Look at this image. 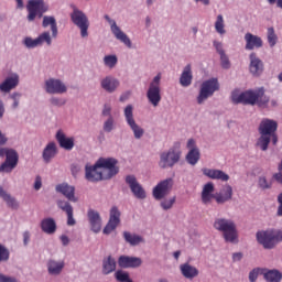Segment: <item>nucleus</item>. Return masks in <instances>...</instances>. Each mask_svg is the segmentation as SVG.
<instances>
[{"mask_svg": "<svg viewBox=\"0 0 282 282\" xmlns=\"http://www.w3.org/2000/svg\"><path fill=\"white\" fill-rule=\"evenodd\" d=\"M278 130L279 122H276V120L263 118L258 126L259 138L256 141V147L260 149V151H268L270 143L276 147V144H279Z\"/></svg>", "mask_w": 282, "mask_h": 282, "instance_id": "obj_1", "label": "nucleus"}, {"mask_svg": "<svg viewBox=\"0 0 282 282\" xmlns=\"http://www.w3.org/2000/svg\"><path fill=\"white\" fill-rule=\"evenodd\" d=\"M231 100L236 105H257L260 109H268L270 105V97L265 95V88L259 87L254 89H248L242 93L235 90L231 94Z\"/></svg>", "mask_w": 282, "mask_h": 282, "instance_id": "obj_2", "label": "nucleus"}, {"mask_svg": "<svg viewBox=\"0 0 282 282\" xmlns=\"http://www.w3.org/2000/svg\"><path fill=\"white\" fill-rule=\"evenodd\" d=\"M213 226L215 230L223 232L226 243H239V231L237 230V224H235V220L218 217L215 218Z\"/></svg>", "mask_w": 282, "mask_h": 282, "instance_id": "obj_3", "label": "nucleus"}, {"mask_svg": "<svg viewBox=\"0 0 282 282\" xmlns=\"http://www.w3.org/2000/svg\"><path fill=\"white\" fill-rule=\"evenodd\" d=\"M256 239L264 250H274L282 242V230L274 228L259 230L256 234Z\"/></svg>", "mask_w": 282, "mask_h": 282, "instance_id": "obj_4", "label": "nucleus"}, {"mask_svg": "<svg viewBox=\"0 0 282 282\" xmlns=\"http://www.w3.org/2000/svg\"><path fill=\"white\" fill-rule=\"evenodd\" d=\"M181 143L176 142L173 148L160 153L159 166L160 169H173L175 164L182 160Z\"/></svg>", "mask_w": 282, "mask_h": 282, "instance_id": "obj_5", "label": "nucleus"}, {"mask_svg": "<svg viewBox=\"0 0 282 282\" xmlns=\"http://www.w3.org/2000/svg\"><path fill=\"white\" fill-rule=\"evenodd\" d=\"M219 79L217 77H212L207 80H204L200 84L198 96L196 97L198 105H204L207 98H213L216 91H219Z\"/></svg>", "mask_w": 282, "mask_h": 282, "instance_id": "obj_6", "label": "nucleus"}, {"mask_svg": "<svg viewBox=\"0 0 282 282\" xmlns=\"http://www.w3.org/2000/svg\"><path fill=\"white\" fill-rule=\"evenodd\" d=\"M162 73H159L153 77L150 82L148 90H147V98L152 107H158L160 102H162Z\"/></svg>", "mask_w": 282, "mask_h": 282, "instance_id": "obj_7", "label": "nucleus"}, {"mask_svg": "<svg viewBox=\"0 0 282 282\" xmlns=\"http://www.w3.org/2000/svg\"><path fill=\"white\" fill-rule=\"evenodd\" d=\"M70 21L73 25L78 28L82 39L89 36V18L83 10L74 7L70 13Z\"/></svg>", "mask_w": 282, "mask_h": 282, "instance_id": "obj_8", "label": "nucleus"}, {"mask_svg": "<svg viewBox=\"0 0 282 282\" xmlns=\"http://www.w3.org/2000/svg\"><path fill=\"white\" fill-rule=\"evenodd\" d=\"M48 10L50 6L45 3V0H29L26 3V19L30 23H32L36 17H43V14H45V12Z\"/></svg>", "mask_w": 282, "mask_h": 282, "instance_id": "obj_9", "label": "nucleus"}, {"mask_svg": "<svg viewBox=\"0 0 282 282\" xmlns=\"http://www.w3.org/2000/svg\"><path fill=\"white\" fill-rule=\"evenodd\" d=\"M22 44L26 50H36V47H43V45H52V33L50 31H44L39 36L33 39L32 36H25L22 40Z\"/></svg>", "mask_w": 282, "mask_h": 282, "instance_id": "obj_10", "label": "nucleus"}, {"mask_svg": "<svg viewBox=\"0 0 282 282\" xmlns=\"http://www.w3.org/2000/svg\"><path fill=\"white\" fill-rule=\"evenodd\" d=\"M123 117L126 120V124L129 126L132 131L135 140H141L144 135V129L135 122V116H133V105H127L123 109Z\"/></svg>", "mask_w": 282, "mask_h": 282, "instance_id": "obj_11", "label": "nucleus"}, {"mask_svg": "<svg viewBox=\"0 0 282 282\" xmlns=\"http://www.w3.org/2000/svg\"><path fill=\"white\" fill-rule=\"evenodd\" d=\"M97 166L102 169L101 173H104L105 180H111V177H115V175L120 173V167H118V160L113 158H100L97 161Z\"/></svg>", "mask_w": 282, "mask_h": 282, "instance_id": "obj_12", "label": "nucleus"}, {"mask_svg": "<svg viewBox=\"0 0 282 282\" xmlns=\"http://www.w3.org/2000/svg\"><path fill=\"white\" fill-rule=\"evenodd\" d=\"M43 89L45 94L54 95H63L67 94V84L63 82L61 78L48 77L44 80Z\"/></svg>", "mask_w": 282, "mask_h": 282, "instance_id": "obj_13", "label": "nucleus"}, {"mask_svg": "<svg viewBox=\"0 0 282 282\" xmlns=\"http://www.w3.org/2000/svg\"><path fill=\"white\" fill-rule=\"evenodd\" d=\"M104 19L110 25V31L113 34L115 39H117V41H120V43H123L126 47H129V50H131V47H133L131 39H129V35H127V33H124V31H122V29L118 26L116 20L111 19L109 14H105Z\"/></svg>", "mask_w": 282, "mask_h": 282, "instance_id": "obj_14", "label": "nucleus"}, {"mask_svg": "<svg viewBox=\"0 0 282 282\" xmlns=\"http://www.w3.org/2000/svg\"><path fill=\"white\" fill-rule=\"evenodd\" d=\"M186 149L188 150L185 155V161L189 166H196V164L202 160V152L197 147V141L195 139H188L186 143Z\"/></svg>", "mask_w": 282, "mask_h": 282, "instance_id": "obj_15", "label": "nucleus"}, {"mask_svg": "<svg viewBox=\"0 0 282 282\" xmlns=\"http://www.w3.org/2000/svg\"><path fill=\"white\" fill-rule=\"evenodd\" d=\"M173 184L175 183L171 177L165 178L160 183H158V185L152 191V195L154 199L156 200L164 199V197H166V195H169V193L173 191Z\"/></svg>", "mask_w": 282, "mask_h": 282, "instance_id": "obj_16", "label": "nucleus"}, {"mask_svg": "<svg viewBox=\"0 0 282 282\" xmlns=\"http://www.w3.org/2000/svg\"><path fill=\"white\" fill-rule=\"evenodd\" d=\"M120 209L117 206L110 208L109 220L104 228V235H111L120 226Z\"/></svg>", "mask_w": 282, "mask_h": 282, "instance_id": "obj_17", "label": "nucleus"}, {"mask_svg": "<svg viewBox=\"0 0 282 282\" xmlns=\"http://www.w3.org/2000/svg\"><path fill=\"white\" fill-rule=\"evenodd\" d=\"M21 77L17 73H10L0 84V94H10L12 89L19 87Z\"/></svg>", "mask_w": 282, "mask_h": 282, "instance_id": "obj_18", "label": "nucleus"}, {"mask_svg": "<svg viewBox=\"0 0 282 282\" xmlns=\"http://www.w3.org/2000/svg\"><path fill=\"white\" fill-rule=\"evenodd\" d=\"M85 177L88 182H100L101 180H107L105 178L102 171H100V165H98V162H96L94 165L89 163L85 165Z\"/></svg>", "mask_w": 282, "mask_h": 282, "instance_id": "obj_19", "label": "nucleus"}, {"mask_svg": "<svg viewBox=\"0 0 282 282\" xmlns=\"http://www.w3.org/2000/svg\"><path fill=\"white\" fill-rule=\"evenodd\" d=\"M126 184H128L132 195H134L137 199H147V191H144V187L139 184L138 178L133 175L126 176Z\"/></svg>", "mask_w": 282, "mask_h": 282, "instance_id": "obj_20", "label": "nucleus"}, {"mask_svg": "<svg viewBox=\"0 0 282 282\" xmlns=\"http://www.w3.org/2000/svg\"><path fill=\"white\" fill-rule=\"evenodd\" d=\"M87 217L90 230L98 235V232L102 230V217L100 216V213L96 209H88Z\"/></svg>", "mask_w": 282, "mask_h": 282, "instance_id": "obj_21", "label": "nucleus"}, {"mask_svg": "<svg viewBox=\"0 0 282 282\" xmlns=\"http://www.w3.org/2000/svg\"><path fill=\"white\" fill-rule=\"evenodd\" d=\"M249 72L251 75L259 77L261 76V74H263V61H261V58H259V56L257 55V53L252 52L251 54H249Z\"/></svg>", "mask_w": 282, "mask_h": 282, "instance_id": "obj_22", "label": "nucleus"}, {"mask_svg": "<svg viewBox=\"0 0 282 282\" xmlns=\"http://www.w3.org/2000/svg\"><path fill=\"white\" fill-rule=\"evenodd\" d=\"M46 270L50 276H61L63 274V270H65V261L48 259L46 261Z\"/></svg>", "mask_w": 282, "mask_h": 282, "instance_id": "obj_23", "label": "nucleus"}, {"mask_svg": "<svg viewBox=\"0 0 282 282\" xmlns=\"http://www.w3.org/2000/svg\"><path fill=\"white\" fill-rule=\"evenodd\" d=\"M263 47V39L250 32L245 34V50L252 52V50H261Z\"/></svg>", "mask_w": 282, "mask_h": 282, "instance_id": "obj_24", "label": "nucleus"}, {"mask_svg": "<svg viewBox=\"0 0 282 282\" xmlns=\"http://www.w3.org/2000/svg\"><path fill=\"white\" fill-rule=\"evenodd\" d=\"M56 193H61V195H64L68 202H78V198L76 197V187L73 185H69L68 183H61L55 186Z\"/></svg>", "mask_w": 282, "mask_h": 282, "instance_id": "obj_25", "label": "nucleus"}, {"mask_svg": "<svg viewBox=\"0 0 282 282\" xmlns=\"http://www.w3.org/2000/svg\"><path fill=\"white\" fill-rule=\"evenodd\" d=\"M100 87L107 94H113L120 87V79L113 77L112 75H107L106 77L101 78Z\"/></svg>", "mask_w": 282, "mask_h": 282, "instance_id": "obj_26", "label": "nucleus"}, {"mask_svg": "<svg viewBox=\"0 0 282 282\" xmlns=\"http://www.w3.org/2000/svg\"><path fill=\"white\" fill-rule=\"evenodd\" d=\"M119 268H123L124 270L132 268H140L142 265V258L131 257V256H120L118 259Z\"/></svg>", "mask_w": 282, "mask_h": 282, "instance_id": "obj_27", "label": "nucleus"}, {"mask_svg": "<svg viewBox=\"0 0 282 282\" xmlns=\"http://www.w3.org/2000/svg\"><path fill=\"white\" fill-rule=\"evenodd\" d=\"M202 173L203 175H205V177H208L209 180H218L220 182H228V180H230V175L217 169L204 167L202 170Z\"/></svg>", "mask_w": 282, "mask_h": 282, "instance_id": "obj_28", "label": "nucleus"}, {"mask_svg": "<svg viewBox=\"0 0 282 282\" xmlns=\"http://www.w3.org/2000/svg\"><path fill=\"white\" fill-rule=\"evenodd\" d=\"M55 139L57 140L61 149H64L65 151H72V149H74V137H67L63 130H58L56 132Z\"/></svg>", "mask_w": 282, "mask_h": 282, "instance_id": "obj_29", "label": "nucleus"}, {"mask_svg": "<svg viewBox=\"0 0 282 282\" xmlns=\"http://www.w3.org/2000/svg\"><path fill=\"white\" fill-rule=\"evenodd\" d=\"M56 155H58V147L56 145V142L51 141L45 145L42 152V159L45 164H50V162H52Z\"/></svg>", "mask_w": 282, "mask_h": 282, "instance_id": "obj_30", "label": "nucleus"}, {"mask_svg": "<svg viewBox=\"0 0 282 282\" xmlns=\"http://www.w3.org/2000/svg\"><path fill=\"white\" fill-rule=\"evenodd\" d=\"M180 270L184 279H188L189 281H193V279H196V276H199V269L188 262L181 264Z\"/></svg>", "mask_w": 282, "mask_h": 282, "instance_id": "obj_31", "label": "nucleus"}, {"mask_svg": "<svg viewBox=\"0 0 282 282\" xmlns=\"http://www.w3.org/2000/svg\"><path fill=\"white\" fill-rule=\"evenodd\" d=\"M57 206L67 215V226H76V219H74V207L67 200H57Z\"/></svg>", "mask_w": 282, "mask_h": 282, "instance_id": "obj_32", "label": "nucleus"}, {"mask_svg": "<svg viewBox=\"0 0 282 282\" xmlns=\"http://www.w3.org/2000/svg\"><path fill=\"white\" fill-rule=\"evenodd\" d=\"M180 85L182 87H191L193 85V66L187 64L181 74Z\"/></svg>", "mask_w": 282, "mask_h": 282, "instance_id": "obj_33", "label": "nucleus"}, {"mask_svg": "<svg viewBox=\"0 0 282 282\" xmlns=\"http://www.w3.org/2000/svg\"><path fill=\"white\" fill-rule=\"evenodd\" d=\"M3 155H6L4 162L13 164V166H17V164H19V153L17 152V150L0 148V156L3 158Z\"/></svg>", "mask_w": 282, "mask_h": 282, "instance_id": "obj_34", "label": "nucleus"}, {"mask_svg": "<svg viewBox=\"0 0 282 282\" xmlns=\"http://www.w3.org/2000/svg\"><path fill=\"white\" fill-rule=\"evenodd\" d=\"M215 184L213 182H209L203 186L202 191V202L205 205H208L215 199Z\"/></svg>", "mask_w": 282, "mask_h": 282, "instance_id": "obj_35", "label": "nucleus"}, {"mask_svg": "<svg viewBox=\"0 0 282 282\" xmlns=\"http://www.w3.org/2000/svg\"><path fill=\"white\" fill-rule=\"evenodd\" d=\"M263 279L265 282H281L282 272L279 269L263 268Z\"/></svg>", "mask_w": 282, "mask_h": 282, "instance_id": "obj_36", "label": "nucleus"}, {"mask_svg": "<svg viewBox=\"0 0 282 282\" xmlns=\"http://www.w3.org/2000/svg\"><path fill=\"white\" fill-rule=\"evenodd\" d=\"M42 28H51L53 39L58 36V24L54 15H44L42 21Z\"/></svg>", "mask_w": 282, "mask_h": 282, "instance_id": "obj_37", "label": "nucleus"}, {"mask_svg": "<svg viewBox=\"0 0 282 282\" xmlns=\"http://www.w3.org/2000/svg\"><path fill=\"white\" fill-rule=\"evenodd\" d=\"M41 230L45 232V235H54V232H56V220L52 217L42 219Z\"/></svg>", "mask_w": 282, "mask_h": 282, "instance_id": "obj_38", "label": "nucleus"}, {"mask_svg": "<svg viewBox=\"0 0 282 282\" xmlns=\"http://www.w3.org/2000/svg\"><path fill=\"white\" fill-rule=\"evenodd\" d=\"M0 197L6 202L7 206L9 208H13V210H17L19 208V202L17 198L12 197L6 189H3V186H0Z\"/></svg>", "mask_w": 282, "mask_h": 282, "instance_id": "obj_39", "label": "nucleus"}, {"mask_svg": "<svg viewBox=\"0 0 282 282\" xmlns=\"http://www.w3.org/2000/svg\"><path fill=\"white\" fill-rule=\"evenodd\" d=\"M123 239L126 243L130 246H140V243H144V238L140 235L132 234L131 231H123Z\"/></svg>", "mask_w": 282, "mask_h": 282, "instance_id": "obj_40", "label": "nucleus"}, {"mask_svg": "<svg viewBox=\"0 0 282 282\" xmlns=\"http://www.w3.org/2000/svg\"><path fill=\"white\" fill-rule=\"evenodd\" d=\"M116 259L111 256H108L102 260V269L101 272L102 274H111V272H116Z\"/></svg>", "mask_w": 282, "mask_h": 282, "instance_id": "obj_41", "label": "nucleus"}, {"mask_svg": "<svg viewBox=\"0 0 282 282\" xmlns=\"http://www.w3.org/2000/svg\"><path fill=\"white\" fill-rule=\"evenodd\" d=\"M214 28H215L217 34H219L220 36H224V34H226V22L224 21L223 14H218L216 17Z\"/></svg>", "mask_w": 282, "mask_h": 282, "instance_id": "obj_42", "label": "nucleus"}, {"mask_svg": "<svg viewBox=\"0 0 282 282\" xmlns=\"http://www.w3.org/2000/svg\"><path fill=\"white\" fill-rule=\"evenodd\" d=\"M267 41L270 47H274L279 43V35L273 26L267 29Z\"/></svg>", "mask_w": 282, "mask_h": 282, "instance_id": "obj_43", "label": "nucleus"}, {"mask_svg": "<svg viewBox=\"0 0 282 282\" xmlns=\"http://www.w3.org/2000/svg\"><path fill=\"white\" fill-rule=\"evenodd\" d=\"M104 65L108 69H113L118 65V56L116 54H109L104 57Z\"/></svg>", "mask_w": 282, "mask_h": 282, "instance_id": "obj_44", "label": "nucleus"}, {"mask_svg": "<svg viewBox=\"0 0 282 282\" xmlns=\"http://www.w3.org/2000/svg\"><path fill=\"white\" fill-rule=\"evenodd\" d=\"M263 276V267H256L251 271H249V282H257L259 280V275Z\"/></svg>", "mask_w": 282, "mask_h": 282, "instance_id": "obj_45", "label": "nucleus"}, {"mask_svg": "<svg viewBox=\"0 0 282 282\" xmlns=\"http://www.w3.org/2000/svg\"><path fill=\"white\" fill-rule=\"evenodd\" d=\"M102 129L105 133H111L116 129V118L109 117L104 121Z\"/></svg>", "mask_w": 282, "mask_h": 282, "instance_id": "obj_46", "label": "nucleus"}, {"mask_svg": "<svg viewBox=\"0 0 282 282\" xmlns=\"http://www.w3.org/2000/svg\"><path fill=\"white\" fill-rule=\"evenodd\" d=\"M175 202H176L175 196H172L169 198H163L160 203V206H161L162 210H171V208H173V206H175Z\"/></svg>", "mask_w": 282, "mask_h": 282, "instance_id": "obj_47", "label": "nucleus"}, {"mask_svg": "<svg viewBox=\"0 0 282 282\" xmlns=\"http://www.w3.org/2000/svg\"><path fill=\"white\" fill-rule=\"evenodd\" d=\"M22 96L23 95L19 91H14L9 95L10 100H12L11 109L15 110L19 107V105H21Z\"/></svg>", "mask_w": 282, "mask_h": 282, "instance_id": "obj_48", "label": "nucleus"}, {"mask_svg": "<svg viewBox=\"0 0 282 282\" xmlns=\"http://www.w3.org/2000/svg\"><path fill=\"white\" fill-rule=\"evenodd\" d=\"M10 261V250L0 243V263H6Z\"/></svg>", "mask_w": 282, "mask_h": 282, "instance_id": "obj_49", "label": "nucleus"}, {"mask_svg": "<svg viewBox=\"0 0 282 282\" xmlns=\"http://www.w3.org/2000/svg\"><path fill=\"white\" fill-rule=\"evenodd\" d=\"M115 279L118 282H127L131 279V275H129V272L123 270H118L115 272Z\"/></svg>", "mask_w": 282, "mask_h": 282, "instance_id": "obj_50", "label": "nucleus"}, {"mask_svg": "<svg viewBox=\"0 0 282 282\" xmlns=\"http://www.w3.org/2000/svg\"><path fill=\"white\" fill-rule=\"evenodd\" d=\"M14 169H17V165H14L12 163H8V161H4L0 165V173H12V171H14Z\"/></svg>", "mask_w": 282, "mask_h": 282, "instance_id": "obj_51", "label": "nucleus"}, {"mask_svg": "<svg viewBox=\"0 0 282 282\" xmlns=\"http://www.w3.org/2000/svg\"><path fill=\"white\" fill-rule=\"evenodd\" d=\"M50 102L53 107H64V105L67 104V100L61 97H51Z\"/></svg>", "mask_w": 282, "mask_h": 282, "instance_id": "obj_52", "label": "nucleus"}, {"mask_svg": "<svg viewBox=\"0 0 282 282\" xmlns=\"http://www.w3.org/2000/svg\"><path fill=\"white\" fill-rule=\"evenodd\" d=\"M220 56V65L223 69H230V58L228 57V55L225 53Z\"/></svg>", "mask_w": 282, "mask_h": 282, "instance_id": "obj_53", "label": "nucleus"}, {"mask_svg": "<svg viewBox=\"0 0 282 282\" xmlns=\"http://www.w3.org/2000/svg\"><path fill=\"white\" fill-rule=\"evenodd\" d=\"M213 45H214L217 54H219V56L226 54V50H224V43H221L217 40H214Z\"/></svg>", "mask_w": 282, "mask_h": 282, "instance_id": "obj_54", "label": "nucleus"}, {"mask_svg": "<svg viewBox=\"0 0 282 282\" xmlns=\"http://www.w3.org/2000/svg\"><path fill=\"white\" fill-rule=\"evenodd\" d=\"M111 111H112L111 105L105 104L101 110V116H104V118H113V115H111Z\"/></svg>", "mask_w": 282, "mask_h": 282, "instance_id": "obj_55", "label": "nucleus"}, {"mask_svg": "<svg viewBox=\"0 0 282 282\" xmlns=\"http://www.w3.org/2000/svg\"><path fill=\"white\" fill-rule=\"evenodd\" d=\"M220 195H224V197H228L229 199H232V186L225 185L223 189L219 192Z\"/></svg>", "mask_w": 282, "mask_h": 282, "instance_id": "obj_56", "label": "nucleus"}, {"mask_svg": "<svg viewBox=\"0 0 282 282\" xmlns=\"http://www.w3.org/2000/svg\"><path fill=\"white\" fill-rule=\"evenodd\" d=\"M273 180H275V182H278V184L282 185V160L278 164V172L275 174H273Z\"/></svg>", "mask_w": 282, "mask_h": 282, "instance_id": "obj_57", "label": "nucleus"}, {"mask_svg": "<svg viewBox=\"0 0 282 282\" xmlns=\"http://www.w3.org/2000/svg\"><path fill=\"white\" fill-rule=\"evenodd\" d=\"M258 184H259L260 188H263V189H268L272 186V184H270V182H268V178H265V176H260Z\"/></svg>", "mask_w": 282, "mask_h": 282, "instance_id": "obj_58", "label": "nucleus"}, {"mask_svg": "<svg viewBox=\"0 0 282 282\" xmlns=\"http://www.w3.org/2000/svg\"><path fill=\"white\" fill-rule=\"evenodd\" d=\"M214 199L217 204H226V202H230V196H224V194L218 193L214 196Z\"/></svg>", "mask_w": 282, "mask_h": 282, "instance_id": "obj_59", "label": "nucleus"}, {"mask_svg": "<svg viewBox=\"0 0 282 282\" xmlns=\"http://www.w3.org/2000/svg\"><path fill=\"white\" fill-rule=\"evenodd\" d=\"M243 259V252H234L231 254V261L232 263H239Z\"/></svg>", "mask_w": 282, "mask_h": 282, "instance_id": "obj_60", "label": "nucleus"}, {"mask_svg": "<svg viewBox=\"0 0 282 282\" xmlns=\"http://www.w3.org/2000/svg\"><path fill=\"white\" fill-rule=\"evenodd\" d=\"M34 191H39L40 188H43V178L41 176H36L34 184H33Z\"/></svg>", "mask_w": 282, "mask_h": 282, "instance_id": "obj_61", "label": "nucleus"}, {"mask_svg": "<svg viewBox=\"0 0 282 282\" xmlns=\"http://www.w3.org/2000/svg\"><path fill=\"white\" fill-rule=\"evenodd\" d=\"M278 204L279 206H278L276 215L278 217H282V193L278 195Z\"/></svg>", "mask_w": 282, "mask_h": 282, "instance_id": "obj_62", "label": "nucleus"}, {"mask_svg": "<svg viewBox=\"0 0 282 282\" xmlns=\"http://www.w3.org/2000/svg\"><path fill=\"white\" fill-rule=\"evenodd\" d=\"M70 171L73 177H78V173H80V165L73 164Z\"/></svg>", "mask_w": 282, "mask_h": 282, "instance_id": "obj_63", "label": "nucleus"}, {"mask_svg": "<svg viewBox=\"0 0 282 282\" xmlns=\"http://www.w3.org/2000/svg\"><path fill=\"white\" fill-rule=\"evenodd\" d=\"M30 237H31L30 231H24L23 232V243H24V246H28V243H30Z\"/></svg>", "mask_w": 282, "mask_h": 282, "instance_id": "obj_64", "label": "nucleus"}]
</instances>
